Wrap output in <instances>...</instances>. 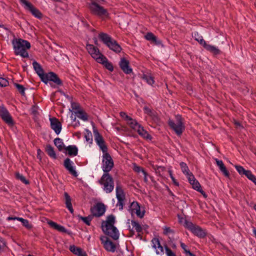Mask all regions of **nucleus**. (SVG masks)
<instances>
[{
    "label": "nucleus",
    "mask_w": 256,
    "mask_h": 256,
    "mask_svg": "<svg viewBox=\"0 0 256 256\" xmlns=\"http://www.w3.org/2000/svg\"><path fill=\"white\" fill-rule=\"evenodd\" d=\"M10 113L6 108L4 106H0V117L3 116L4 115L8 114Z\"/></svg>",
    "instance_id": "a18cd8bd"
},
{
    "label": "nucleus",
    "mask_w": 256,
    "mask_h": 256,
    "mask_svg": "<svg viewBox=\"0 0 256 256\" xmlns=\"http://www.w3.org/2000/svg\"><path fill=\"white\" fill-rule=\"evenodd\" d=\"M143 109L144 113L147 114L148 116H150L154 112V110H151L150 108L146 106H144Z\"/></svg>",
    "instance_id": "bf43d9fd"
},
{
    "label": "nucleus",
    "mask_w": 256,
    "mask_h": 256,
    "mask_svg": "<svg viewBox=\"0 0 256 256\" xmlns=\"http://www.w3.org/2000/svg\"><path fill=\"white\" fill-rule=\"evenodd\" d=\"M198 192H200L204 198H206L208 196V195L206 194L202 190V188H200L198 190H197Z\"/></svg>",
    "instance_id": "774afa93"
},
{
    "label": "nucleus",
    "mask_w": 256,
    "mask_h": 256,
    "mask_svg": "<svg viewBox=\"0 0 256 256\" xmlns=\"http://www.w3.org/2000/svg\"><path fill=\"white\" fill-rule=\"evenodd\" d=\"M45 151L49 156L53 159H56L57 156L54 148L50 144H47L45 148Z\"/></svg>",
    "instance_id": "b1692460"
},
{
    "label": "nucleus",
    "mask_w": 256,
    "mask_h": 256,
    "mask_svg": "<svg viewBox=\"0 0 256 256\" xmlns=\"http://www.w3.org/2000/svg\"><path fill=\"white\" fill-rule=\"evenodd\" d=\"M47 223L52 228L60 232L67 234L70 236H72V232L67 230L64 226L58 224L54 222L49 220L48 221Z\"/></svg>",
    "instance_id": "4468645a"
},
{
    "label": "nucleus",
    "mask_w": 256,
    "mask_h": 256,
    "mask_svg": "<svg viewBox=\"0 0 256 256\" xmlns=\"http://www.w3.org/2000/svg\"><path fill=\"white\" fill-rule=\"evenodd\" d=\"M190 184L192 185V188L196 191L202 188L200 182L196 180H193V182Z\"/></svg>",
    "instance_id": "49530a36"
},
{
    "label": "nucleus",
    "mask_w": 256,
    "mask_h": 256,
    "mask_svg": "<svg viewBox=\"0 0 256 256\" xmlns=\"http://www.w3.org/2000/svg\"><path fill=\"white\" fill-rule=\"evenodd\" d=\"M114 160L109 153L104 154L102 160V169L104 172L98 182L104 186V190L106 193L111 192L114 188V180L108 173L114 168Z\"/></svg>",
    "instance_id": "f257e3e1"
},
{
    "label": "nucleus",
    "mask_w": 256,
    "mask_h": 256,
    "mask_svg": "<svg viewBox=\"0 0 256 256\" xmlns=\"http://www.w3.org/2000/svg\"><path fill=\"white\" fill-rule=\"evenodd\" d=\"M106 209V206L103 203L98 202L90 208V212L94 216L100 217L104 214Z\"/></svg>",
    "instance_id": "9b49d317"
},
{
    "label": "nucleus",
    "mask_w": 256,
    "mask_h": 256,
    "mask_svg": "<svg viewBox=\"0 0 256 256\" xmlns=\"http://www.w3.org/2000/svg\"><path fill=\"white\" fill-rule=\"evenodd\" d=\"M48 81L52 82L58 86H62V82L59 78L58 74L52 72H50L46 74V76L42 82L47 84Z\"/></svg>",
    "instance_id": "9d476101"
},
{
    "label": "nucleus",
    "mask_w": 256,
    "mask_h": 256,
    "mask_svg": "<svg viewBox=\"0 0 256 256\" xmlns=\"http://www.w3.org/2000/svg\"><path fill=\"white\" fill-rule=\"evenodd\" d=\"M9 84L8 81L5 78H0V86L6 87Z\"/></svg>",
    "instance_id": "5fc2aeb1"
},
{
    "label": "nucleus",
    "mask_w": 256,
    "mask_h": 256,
    "mask_svg": "<svg viewBox=\"0 0 256 256\" xmlns=\"http://www.w3.org/2000/svg\"><path fill=\"white\" fill-rule=\"evenodd\" d=\"M182 170L184 174H188L190 173L189 168L187 164L184 162H181L180 164Z\"/></svg>",
    "instance_id": "a19ab883"
},
{
    "label": "nucleus",
    "mask_w": 256,
    "mask_h": 256,
    "mask_svg": "<svg viewBox=\"0 0 256 256\" xmlns=\"http://www.w3.org/2000/svg\"><path fill=\"white\" fill-rule=\"evenodd\" d=\"M142 78L150 85H152L154 82V78L149 74H144L142 76Z\"/></svg>",
    "instance_id": "7c9ffc66"
},
{
    "label": "nucleus",
    "mask_w": 256,
    "mask_h": 256,
    "mask_svg": "<svg viewBox=\"0 0 256 256\" xmlns=\"http://www.w3.org/2000/svg\"><path fill=\"white\" fill-rule=\"evenodd\" d=\"M69 250L72 252L74 254L78 256L79 255V254H80V252H81L82 251V248L77 247L74 245L70 246Z\"/></svg>",
    "instance_id": "473e14b6"
},
{
    "label": "nucleus",
    "mask_w": 256,
    "mask_h": 256,
    "mask_svg": "<svg viewBox=\"0 0 256 256\" xmlns=\"http://www.w3.org/2000/svg\"><path fill=\"white\" fill-rule=\"evenodd\" d=\"M97 144L100 147V150L102 152L103 154L108 153V148L106 144V142H100L98 144Z\"/></svg>",
    "instance_id": "37998d69"
},
{
    "label": "nucleus",
    "mask_w": 256,
    "mask_h": 256,
    "mask_svg": "<svg viewBox=\"0 0 256 256\" xmlns=\"http://www.w3.org/2000/svg\"><path fill=\"white\" fill-rule=\"evenodd\" d=\"M145 211H143L142 212H140V206L138 208H136L134 213H136V216L140 218H142L144 216Z\"/></svg>",
    "instance_id": "864d4df0"
},
{
    "label": "nucleus",
    "mask_w": 256,
    "mask_h": 256,
    "mask_svg": "<svg viewBox=\"0 0 256 256\" xmlns=\"http://www.w3.org/2000/svg\"><path fill=\"white\" fill-rule=\"evenodd\" d=\"M32 66L36 73L38 74L41 80L42 81L44 78L46 73L44 72V70L42 68V66L37 62L34 60L32 62Z\"/></svg>",
    "instance_id": "f3484780"
},
{
    "label": "nucleus",
    "mask_w": 256,
    "mask_h": 256,
    "mask_svg": "<svg viewBox=\"0 0 256 256\" xmlns=\"http://www.w3.org/2000/svg\"><path fill=\"white\" fill-rule=\"evenodd\" d=\"M184 226L190 230L194 235L200 238H204L206 236V232L200 226L194 224L192 222L186 220H184Z\"/></svg>",
    "instance_id": "0eeeda50"
},
{
    "label": "nucleus",
    "mask_w": 256,
    "mask_h": 256,
    "mask_svg": "<svg viewBox=\"0 0 256 256\" xmlns=\"http://www.w3.org/2000/svg\"><path fill=\"white\" fill-rule=\"evenodd\" d=\"M117 199H118V203H120V202H124V200H125V196H119V195L118 196H116Z\"/></svg>",
    "instance_id": "338daca9"
},
{
    "label": "nucleus",
    "mask_w": 256,
    "mask_h": 256,
    "mask_svg": "<svg viewBox=\"0 0 256 256\" xmlns=\"http://www.w3.org/2000/svg\"><path fill=\"white\" fill-rule=\"evenodd\" d=\"M90 13L101 18L109 17L108 10L98 4L96 2H92L88 5Z\"/></svg>",
    "instance_id": "423d86ee"
},
{
    "label": "nucleus",
    "mask_w": 256,
    "mask_h": 256,
    "mask_svg": "<svg viewBox=\"0 0 256 256\" xmlns=\"http://www.w3.org/2000/svg\"><path fill=\"white\" fill-rule=\"evenodd\" d=\"M86 48L88 52L92 58H94L96 55H98L100 54L99 49L96 46H94L93 44H87Z\"/></svg>",
    "instance_id": "6ab92c4d"
},
{
    "label": "nucleus",
    "mask_w": 256,
    "mask_h": 256,
    "mask_svg": "<svg viewBox=\"0 0 256 256\" xmlns=\"http://www.w3.org/2000/svg\"><path fill=\"white\" fill-rule=\"evenodd\" d=\"M145 38L154 44L156 45L160 46L162 45V42L161 40L158 38L152 32H148L144 36Z\"/></svg>",
    "instance_id": "a211bd4d"
},
{
    "label": "nucleus",
    "mask_w": 256,
    "mask_h": 256,
    "mask_svg": "<svg viewBox=\"0 0 256 256\" xmlns=\"http://www.w3.org/2000/svg\"><path fill=\"white\" fill-rule=\"evenodd\" d=\"M140 206V204L137 202L134 201L131 203L130 207V210L131 212L132 216H133V214H134V210L136 208H138Z\"/></svg>",
    "instance_id": "ea45409f"
},
{
    "label": "nucleus",
    "mask_w": 256,
    "mask_h": 256,
    "mask_svg": "<svg viewBox=\"0 0 256 256\" xmlns=\"http://www.w3.org/2000/svg\"><path fill=\"white\" fill-rule=\"evenodd\" d=\"M153 246L152 247L154 248H156V245L158 246L157 247L160 250V252L158 250H156V254H158L161 252H164V248L163 246L160 244V242L158 238H154L152 240Z\"/></svg>",
    "instance_id": "5701e85b"
},
{
    "label": "nucleus",
    "mask_w": 256,
    "mask_h": 256,
    "mask_svg": "<svg viewBox=\"0 0 256 256\" xmlns=\"http://www.w3.org/2000/svg\"><path fill=\"white\" fill-rule=\"evenodd\" d=\"M170 178H172L174 184V185H176V186H178L179 183L176 181V180L175 179V178L173 176L171 172H170Z\"/></svg>",
    "instance_id": "69168bd1"
},
{
    "label": "nucleus",
    "mask_w": 256,
    "mask_h": 256,
    "mask_svg": "<svg viewBox=\"0 0 256 256\" xmlns=\"http://www.w3.org/2000/svg\"><path fill=\"white\" fill-rule=\"evenodd\" d=\"M219 169L226 177L228 178L230 176V174L225 166H222L221 168Z\"/></svg>",
    "instance_id": "603ef678"
},
{
    "label": "nucleus",
    "mask_w": 256,
    "mask_h": 256,
    "mask_svg": "<svg viewBox=\"0 0 256 256\" xmlns=\"http://www.w3.org/2000/svg\"><path fill=\"white\" fill-rule=\"evenodd\" d=\"M149 116L155 123L159 124L160 122V119L156 111L154 110V112Z\"/></svg>",
    "instance_id": "4c0bfd02"
},
{
    "label": "nucleus",
    "mask_w": 256,
    "mask_h": 256,
    "mask_svg": "<svg viewBox=\"0 0 256 256\" xmlns=\"http://www.w3.org/2000/svg\"><path fill=\"white\" fill-rule=\"evenodd\" d=\"M164 248L166 250V253L167 256H176V254L173 252L168 246L166 244L164 245Z\"/></svg>",
    "instance_id": "8fccbe9b"
},
{
    "label": "nucleus",
    "mask_w": 256,
    "mask_h": 256,
    "mask_svg": "<svg viewBox=\"0 0 256 256\" xmlns=\"http://www.w3.org/2000/svg\"><path fill=\"white\" fill-rule=\"evenodd\" d=\"M84 138L90 144L92 142V136L91 132L88 129H85Z\"/></svg>",
    "instance_id": "f704fd0d"
},
{
    "label": "nucleus",
    "mask_w": 256,
    "mask_h": 256,
    "mask_svg": "<svg viewBox=\"0 0 256 256\" xmlns=\"http://www.w3.org/2000/svg\"><path fill=\"white\" fill-rule=\"evenodd\" d=\"M195 40L198 41L208 51L212 53L214 56L219 55L222 52L214 46L208 44L204 40L202 36H200L198 32L194 33Z\"/></svg>",
    "instance_id": "6e6552de"
},
{
    "label": "nucleus",
    "mask_w": 256,
    "mask_h": 256,
    "mask_svg": "<svg viewBox=\"0 0 256 256\" xmlns=\"http://www.w3.org/2000/svg\"><path fill=\"white\" fill-rule=\"evenodd\" d=\"M188 176V180L190 184L193 182V180H196L192 172L186 174Z\"/></svg>",
    "instance_id": "4d7b16f0"
},
{
    "label": "nucleus",
    "mask_w": 256,
    "mask_h": 256,
    "mask_svg": "<svg viewBox=\"0 0 256 256\" xmlns=\"http://www.w3.org/2000/svg\"><path fill=\"white\" fill-rule=\"evenodd\" d=\"M6 246V242L4 240H0V252Z\"/></svg>",
    "instance_id": "0e129e2a"
},
{
    "label": "nucleus",
    "mask_w": 256,
    "mask_h": 256,
    "mask_svg": "<svg viewBox=\"0 0 256 256\" xmlns=\"http://www.w3.org/2000/svg\"><path fill=\"white\" fill-rule=\"evenodd\" d=\"M136 131L138 132V134L144 138L150 140H152V136L141 125L140 126H138V128L136 129Z\"/></svg>",
    "instance_id": "412c9836"
},
{
    "label": "nucleus",
    "mask_w": 256,
    "mask_h": 256,
    "mask_svg": "<svg viewBox=\"0 0 256 256\" xmlns=\"http://www.w3.org/2000/svg\"><path fill=\"white\" fill-rule=\"evenodd\" d=\"M180 245L186 254H187L190 252V250L187 249V246L182 242H180Z\"/></svg>",
    "instance_id": "13d9d810"
},
{
    "label": "nucleus",
    "mask_w": 256,
    "mask_h": 256,
    "mask_svg": "<svg viewBox=\"0 0 256 256\" xmlns=\"http://www.w3.org/2000/svg\"><path fill=\"white\" fill-rule=\"evenodd\" d=\"M64 203L66 205V207L69 210L71 214H73L74 212L72 204V198L66 192H64Z\"/></svg>",
    "instance_id": "4be33fe9"
},
{
    "label": "nucleus",
    "mask_w": 256,
    "mask_h": 256,
    "mask_svg": "<svg viewBox=\"0 0 256 256\" xmlns=\"http://www.w3.org/2000/svg\"><path fill=\"white\" fill-rule=\"evenodd\" d=\"M128 125L130 126V128L135 130H136V129L138 128V126H140V124L136 120L132 119V121L128 122Z\"/></svg>",
    "instance_id": "c03bdc74"
},
{
    "label": "nucleus",
    "mask_w": 256,
    "mask_h": 256,
    "mask_svg": "<svg viewBox=\"0 0 256 256\" xmlns=\"http://www.w3.org/2000/svg\"><path fill=\"white\" fill-rule=\"evenodd\" d=\"M54 145L56 146L58 150L60 152L62 151L66 147L65 145L63 142L62 140L59 138H56L54 140Z\"/></svg>",
    "instance_id": "a878e982"
},
{
    "label": "nucleus",
    "mask_w": 256,
    "mask_h": 256,
    "mask_svg": "<svg viewBox=\"0 0 256 256\" xmlns=\"http://www.w3.org/2000/svg\"><path fill=\"white\" fill-rule=\"evenodd\" d=\"M98 38L110 50L116 53H120L122 50L118 42L107 34L100 32L98 34Z\"/></svg>",
    "instance_id": "20e7f679"
},
{
    "label": "nucleus",
    "mask_w": 256,
    "mask_h": 256,
    "mask_svg": "<svg viewBox=\"0 0 256 256\" xmlns=\"http://www.w3.org/2000/svg\"><path fill=\"white\" fill-rule=\"evenodd\" d=\"M14 53L16 55H20L22 58H28V54L26 50L30 48V44L29 42L21 38L16 40L12 42Z\"/></svg>",
    "instance_id": "7ed1b4c3"
},
{
    "label": "nucleus",
    "mask_w": 256,
    "mask_h": 256,
    "mask_svg": "<svg viewBox=\"0 0 256 256\" xmlns=\"http://www.w3.org/2000/svg\"><path fill=\"white\" fill-rule=\"evenodd\" d=\"M104 66L110 72L114 70V66L112 62H110L108 60L104 64Z\"/></svg>",
    "instance_id": "3c124183"
},
{
    "label": "nucleus",
    "mask_w": 256,
    "mask_h": 256,
    "mask_svg": "<svg viewBox=\"0 0 256 256\" xmlns=\"http://www.w3.org/2000/svg\"><path fill=\"white\" fill-rule=\"evenodd\" d=\"M173 233L174 230H172L169 227H165L164 230V234H168V233Z\"/></svg>",
    "instance_id": "680f3d73"
},
{
    "label": "nucleus",
    "mask_w": 256,
    "mask_h": 256,
    "mask_svg": "<svg viewBox=\"0 0 256 256\" xmlns=\"http://www.w3.org/2000/svg\"><path fill=\"white\" fill-rule=\"evenodd\" d=\"M70 102L71 107L72 110H76V111L81 110L80 104L78 103L73 102L72 101L71 102Z\"/></svg>",
    "instance_id": "6e6d98bb"
},
{
    "label": "nucleus",
    "mask_w": 256,
    "mask_h": 256,
    "mask_svg": "<svg viewBox=\"0 0 256 256\" xmlns=\"http://www.w3.org/2000/svg\"><path fill=\"white\" fill-rule=\"evenodd\" d=\"M115 223V216L113 214L107 216L106 221H102V228L104 232L107 236L111 237L114 240L119 238V232L117 228L114 226Z\"/></svg>",
    "instance_id": "f03ea898"
},
{
    "label": "nucleus",
    "mask_w": 256,
    "mask_h": 256,
    "mask_svg": "<svg viewBox=\"0 0 256 256\" xmlns=\"http://www.w3.org/2000/svg\"><path fill=\"white\" fill-rule=\"evenodd\" d=\"M1 118L10 126H12L14 124V122L10 113L4 115L1 117Z\"/></svg>",
    "instance_id": "393cba45"
},
{
    "label": "nucleus",
    "mask_w": 256,
    "mask_h": 256,
    "mask_svg": "<svg viewBox=\"0 0 256 256\" xmlns=\"http://www.w3.org/2000/svg\"><path fill=\"white\" fill-rule=\"evenodd\" d=\"M44 155V153L40 149H38L37 150V158L40 160V161H42V156Z\"/></svg>",
    "instance_id": "052dcab7"
},
{
    "label": "nucleus",
    "mask_w": 256,
    "mask_h": 256,
    "mask_svg": "<svg viewBox=\"0 0 256 256\" xmlns=\"http://www.w3.org/2000/svg\"><path fill=\"white\" fill-rule=\"evenodd\" d=\"M66 150L65 154L70 156H76L78 154V148L74 145H70L64 148Z\"/></svg>",
    "instance_id": "aec40b11"
},
{
    "label": "nucleus",
    "mask_w": 256,
    "mask_h": 256,
    "mask_svg": "<svg viewBox=\"0 0 256 256\" xmlns=\"http://www.w3.org/2000/svg\"><path fill=\"white\" fill-rule=\"evenodd\" d=\"M176 123L171 119H169L168 124L170 128L173 130L178 136H180L184 131L186 127L184 124V119L181 115L175 116Z\"/></svg>",
    "instance_id": "39448f33"
},
{
    "label": "nucleus",
    "mask_w": 256,
    "mask_h": 256,
    "mask_svg": "<svg viewBox=\"0 0 256 256\" xmlns=\"http://www.w3.org/2000/svg\"><path fill=\"white\" fill-rule=\"evenodd\" d=\"M234 167L238 172L239 173L240 175H244V174L246 172V170H245L243 166L239 165H235Z\"/></svg>",
    "instance_id": "de8ad7c7"
},
{
    "label": "nucleus",
    "mask_w": 256,
    "mask_h": 256,
    "mask_svg": "<svg viewBox=\"0 0 256 256\" xmlns=\"http://www.w3.org/2000/svg\"><path fill=\"white\" fill-rule=\"evenodd\" d=\"M94 136L95 141L96 144L100 142H104V140L102 136L100 134L98 130L95 128H94Z\"/></svg>",
    "instance_id": "cd10ccee"
},
{
    "label": "nucleus",
    "mask_w": 256,
    "mask_h": 256,
    "mask_svg": "<svg viewBox=\"0 0 256 256\" xmlns=\"http://www.w3.org/2000/svg\"><path fill=\"white\" fill-rule=\"evenodd\" d=\"M73 162L69 158H66L64 162V166L65 168L68 171L69 173L74 176L77 177L78 174L77 172L72 166Z\"/></svg>",
    "instance_id": "2eb2a0df"
},
{
    "label": "nucleus",
    "mask_w": 256,
    "mask_h": 256,
    "mask_svg": "<svg viewBox=\"0 0 256 256\" xmlns=\"http://www.w3.org/2000/svg\"><path fill=\"white\" fill-rule=\"evenodd\" d=\"M18 220L22 222V226L28 230H30L32 228V224L29 223L28 220L24 219L22 218H18Z\"/></svg>",
    "instance_id": "72a5a7b5"
},
{
    "label": "nucleus",
    "mask_w": 256,
    "mask_h": 256,
    "mask_svg": "<svg viewBox=\"0 0 256 256\" xmlns=\"http://www.w3.org/2000/svg\"><path fill=\"white\" fill-rule=\"evenodd\" d=\"M16 178L20 180L26 184H30L29 180H26L23 175L20 174L19 172L16 173Z\"/></svg>",
    "instance_id": "e433bc0d"
},
{
    "label": "nucleus",
    "mask_w": 256,
    "mask_h": 256,
    "mask_svg": "<svg viewBox=\"0 0 256 256\" xmlns=\"http://www.w3.org/2000/svg\"><path fill=\"white\" fill-rule=\"evenodd\" d=\"M21 4L25 5V8L29 10L36 18L40 19L42 14L39 10L35 8L30 2L26 0H20Z\"/></svg>",
    "instance_id": "1a4fd4ad"
},
{
    "label": "nucleus",
    "mask_w": 256,
    "mask_h": 256,
    "mask_svg": "<svg viewBox=\"0 0 256 256\" xmlns=\"http://www.w3.org/2000/svg\"><path fill=\"white\" fill-rule=\"evenodd\" d=\"M14 86H16V88H17L19 92L21 94L22 96H25L26 93H25V88L22 84H20L18 83H14Z\"/></svg>",
    "instance_id": "58836bf2"
},
{
    "label": "nucleus",
    "mask_w": 256,
    "mask_h": 256,
    "mask_svg": "<svg viewBox=\"0 0 256 256\" xmlns=\"http://www.w3.org/2000/svg\"><path fill=\"white\" fill-rule=\"evenodd\" d=\"M102 243L104 244V247L108 252H114L116 250V244L109 238L105 236H102L100 238Z\"/></svg>",
    "instance_id": "f8f14e48"
},
{
    "label": "nucleus",
    "mask_w": 256,
    "mask_h": 256,
    "mask_svg": "<svg viewBox=\"0 0 256 256\" xmlns=\"http://www.w3.org/2000/svg\"><path fill=\"white\" fill-rule=\"evenodd\" d=\"M118 64L120 68L124 74H128L132 72V69L130 66V62L125 58H120Z\"/></svg>",
    "instance_id": "ddd939ff"
},
{
    "label": "nucleus",
    "mask_w": 256,
    "mask_h": 256,
    "mask_svg": "<svg viewBox=\"0 0 256 256\" xmlns=\"http://www.w3.org/2000/svg\"><path fill=\"white\" fill-rule=\"evenodd\" d=\"M74 113L79 118L83 120L84 121H87L88 120V116L87 114L82 110L75 111Z\"/></svg>",
    "instance_id": "bb28decb"
},
{
    "label": "nucleus",
    "mask_w": 256,
    "mask_h": 256,
    "mask_svg": "<svg viewBox=\"0 0 256 256\" xmlns=\"http://www.w3.org/2000/svg\"><path fill=\"white\" fill-rule=\"evenodd\" d=\"M125 196L124 191L120 184H117L116 186V196Z\"/></svg>",
    "instance_id": "c9c22d12"
},
{
    "label": "nucleus",
    "mask_w": 256,
    "mask_h": 256,
    "mask_svg": "<svg viewBox=\"0 0 256 256\" xmlns=\"http://www.w3.org/2000/svg\"><path fill=\"white\" fill-rule=\"evenodd\" d=\"M50 128L52 129L56 134H58L62 130V124L56 118H50Z\"/></svg>",
    "instance_id": "dca6fc26"
},
{
    "label": "nucleus",
    "mask_w": 256,
    "mask_h": 256,
    "mask_svg": "<svg viewBox=\"0 0 256 256\" xmlns=\"http://www.w3.org/2000/svg\"><path fill=\"white\" fill-rule=\"evenodd\" d=\"M134 172H142L144 175L146 174V171L142 167L138 166L136 164L134 165Z\"/></svg>",
    "instance_id": "09e8293b"
},
{
    "label": "nucleus",
    "mask_w": 256,
    "mask_h": 256,
    "mask_svg": "<svg viewBox=\"0 0 256 256\" xmlns=\"http://www.w3.org/2000/svg\"><path fill=\"white\" fill-rule=\"evenodd\" d=\"M216 163L219 168H221L222 166H224L223 162L222 160H219L217 158L216 159Z\"/></svg>",
    "instance_id": "e2e57ef3"
},
{
    "label": "nucleus",
    "mask_w": 256,
    "mask_h": 256,
    "mask_svg": "<svg viewBox=\"0 0 256 256\" xmlns=\"http://www.w3.org/2000/svg\"><path fill=\"white\" fill-rule=\"evenodd\" d=\"M131 223L133 227L135 228V229L138 232H142V228L140 224L138 222L134 220H132Z\"/></svg>",
    "instance_id": "79ce46f5"
},
{
    "label": "nucleus",
    "mask_w": 256,
    "mask_h": 256,
    "mask_svg": "<svg viewBox=\"0 0 256 256\" xmlns=\"http://www.w3.org/2000/svg\"><path fill=\"white\" fill-rule=\"evenodd\" d=\"M78 217L80 220H81L83 221V222L86 224L88 226L90 225V222L92 220V218L94 217V216L92 214L88 215V216H82L80 215H78Z\"/></svg>",
    "instance_id": "c85d7f7f"
},
{
    "label": "nucleus",
    "mask_w": 256,
    "mask_h": 256,
    "mask_svg": "<svg viewBox=\"0 0 256 256\" xmlns=\"http://www.w3.org/2000/svg\"><path fill=\"white\" fill-rule=\"evenodd\" d=\"M94 58L98 63L101 64L103 65L106 61H108V58L100 52V54L96 55V56Z\"/></svg>",
    "instance_id": "c756f323"
},
{
    "label": "nucleus",
    "mask_w": 256,
    "mask_h": 256,
    "mask_svg": "<svg viewBox=\"0 0 256 256\" xmlns=\"http://www.w3.org/2000/svg\"><path fill=\"white\" fill-rule=\"evenodd\" d=\"M248 180L252 181L256 185V177L250 170H246L244 174Z\"/></svg>",
    "instance_id": "2f4dec72"
}]
</instances>
